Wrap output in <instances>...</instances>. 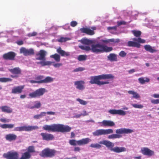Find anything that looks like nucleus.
Segmentation results:
<instances>
[{
    "instance_id": "nucleus-47",
    "label": "nucleus",
    "mask_w": 159,
    "mask_h": 159,
    "mask_svg": "<svg viewBox=\"0 0 159 159\" xmlns=\"http://www.w3.org/2000/svg\"><path fill=\"white\" fill-rule=\"evenodd\" d=\"M28 151L29 153L35 152L34 147L32 146H29L28 148Z\"/></svg>"
},
{
    "instance_id": "nucleus-61",
    "label": "nucleus",
    "mask_w": 159,
    "mask_h": 159,
    "mask_svg": "<svg viewBox=\"0 0 159 159\" xmlns=\"http://www.w3.org/2000/svg\"><path fill=\"white\" fill-rule=\"evenodd\" d=\"M82 116H86L88 115L89 114L87 113L86 111L84 110L83 111V113H81Z\"/></svg>"
},
{
    "instance_id": "nucleus-36",
    "label": "nucleus",
    "mask_w": 159,
    "mask_h": 159,
    "mask_svg": "<svg viewBox=\"0 0 159 159\" xmlns=\"http://www.w3.org/2000/svg\"><path fill=\"white\" fill-rule=\"evenodd\" d=\"M50 57L54 58L55 61L57 62H59L60 60V56L57 53H55L53 55H51Z\"/></svg>"
},
{
    "instance_id": "nucleus-46",
    "label": "nucleus",
    "mask_w": 159,
    "mask_h": 159,
    "mask_svg": "<svg viewBox=\"0 0 159 159\" xmlns=\"http://www.w3.org/2000/svg\"><path fill=\"white\" fill-rule=\"evenodd\" d=\"M84 70L85 68H84L82 67H79L74 69L73 71V72H77L78 71H82Z\"/></svg>"
},
{
    "instance_id": "nucleus-5",
    "label": "nucleus",
    "mask_w": 159,
    "mask_h": 159,
    "mask_svg": "<svg viewBox=\"0 0 159 159\" xmlns=\"http://www.w3.org/2000/svg\"><path fill=\"white\" fill-rule=\"evenodd\" d=\"M134 132L133 130L126 129L125 128H120L117 129L116 131V134H112L108 136L107 138L108 139H115L120 138L122 137L121 134H128Z\"/></svg>"
},
{
    "instance_id": "nucleus-43",
    "label": "nucleus",
    "mask_w": 159,
    "mask_h": 159,
    "mask_svg": "<svg viewBox=\"0 0 159 159\" xmlns=\"http://www.w3.org/2000/svg\"><path fill=\"white\" fill-rule=\"evenodd\" d=\"M131 105L132 107L135 108L142 109L143 107V106L141 104H131Z\"/></svg>"
},
{
    "instance_id": "nucleus-37",
    "label": "nucleus",
    "mask_w": 159,
    "mask_h": 159,
    "mask_svg": "<svg viewBox=\"0 0 159 159\" xmlns=\"http://www.w3.org/2000/svg\"><path fill=\"white\" fill-rule=\"evenodd\" d=\"M87 57V56L86 55H81L78 56L77 59L79 61H86Z\"/></svg>"
},
{
    "instance_id": "nucleus-62",
    "label": "nucleus",
    "mask_w": 159,
    "mask_h": 159,
    "mask_svg": "<svg viewBox=\"0 0 159 159\" xmlns=\"http://www.w3.org/2000/svg\"><path fill=\"white\" fill-rule=\"evenodd\" d=\"M46 114L49 115H55V113L53 111H48L46 112Z\"/></svg>"
},
{
    "instance_id": "nucleus-25",
    "label": "nucleus",
    "mask_w": 159,
    "mask_h": 159,
    "mask_svg": "<svg viewBox=\"0 0 159 159\" xmlns=\"http://www.w3.org/2000/svg\"><path fill=\"white\" fill-rule=\"evenodd\" d=\"M80 30L82 33H85L90 35H92L94 34L93 30L88 28H82L80 29Z\"/></svg>"
},
{
    "instance_id": "nucleus-9",
    "label": "nucleus",
    "mask_w": 159,
    "mask_h": 159,
    "mask_svg": "<svg viewBox=\"0 0 159 159\" xmlns=\"http://www.w3.org/2000/svg\"><path fill=\"white\" fill-rule=\"evenodd\" d=\"M133 40L135 42L129 41L127 43V45L129 47H135L138 48H140V45L139 43H144L145 42V40L142 39L140 38H134Z\"/></svg>"
},
{
    "instance_id": "nucleus-22",
    "label": "nucleus",
    "mask_w": 159,
    "mask_h": 159,
    "mask_svg": "<svg viewBox=\"0 0 159 159\" xmlns=\"http://www.w3.org/2000/svg\"><path fill=\"white\" fill-rule=\"evenodd\" d=\"M17 136L13 134H10L6 135L5 136V139L9 141H11L15 140Z\"/></svg>"
},
{
    "instance_id": "nucleus-32",
    "label": "nucleus",
    "mask_w": 159,
    "mask_h": 159,
    "mask_svg": "<svg viewBox=\"0 0 159 159\" xmlns=\"http://www.w3.org/2000/svg\"><path fill=\"white\" fill-rule=\"evenodd\" d=\"M53 78L49 76L47 77L43 80H40L41 83H48L52 82L53 81Z\"/></svg>"
},
{
    "instance_id": "nucleus-50",
    "label": "nucleus",
    "mask_w": 159,
    "mask_h": 159,
    "mask_svg": "<svg viewBox=\"0 0 159 159\" xmlns=\"http://www.w3.org/2000/svg\"><path fill=\"white\" fill-rule=\"evenodd\" d=\"M151 103L154 104H159V99L152 100L151 101Z\"/></svg>"
},
{
    "instance_id": "nucleus-33",
    "label": "nucleus",
    "mask_w": 159,
    "mask_h": 159,
    "mask_svg": "<svg viewBox=\"0 0 159 159\" xmlns=\"http://www.w3.org/2000/svg\"><path fill=\"white\" fill-rule=\"evenodd\" d=\"M120 41V40L119 39H108L107 40H102V42L104 43H109L110 42H113L114 43H117Z\"/></svg>"
},
{
    "instance_id": "nucleus-64",
    "label": "nucleus",
    "mask_w": 159,
    "mask_h": 159,
    "mask_svg": "<svg viewBox=\"0 0 159 159\" xmlns=\"http://www.w3.org/2000/svg\"><path fill=\"white\" fill-rule=\"evenodd\" d=\"M152 96L155 98H159V94L155 93L153 94Z\"/></svg>"
},
{
    "instance_id": "nucleus-15",
    "label": "nucleus",
    "mask_w": 159,
    "mask_h": 159,
    "mask_svg": "<svg viewBox=\"0 0 159 159\" xmlns=\"http://www.w3.org/2000/svg\"><path fill=\"white\" fill-rule=\"evenodd\" d=\"M108 112L110 114L114 115H122L123 116H125L126 114V112L122 110H116V109H111L108 111Z\"/></svg>"
},
{
    "instance_id": "nucleus-52",
    "label": "nucleus",
    "mask_w": 159,
    "mask_h": 159,
    "mask_svg": "<svg viewBox=\"0 0 159 159\" xmlns=\"http://www.w3.org/2000/svg\"><path fill=\"white\" fill-rule=\"evenodd\" d=\"M37 34V33L35 32H33L32 33H30L28 34L27 36L29 37L34 36H36Z\"/></svg>"
},
{
    "instance_id": "nucleus-16",
    "label": "nucleus",
    "mask_w": 159,
    "mask_h": 159,
    "mask_svg": "<svg viewBox=\"0 0 159 159\" xmlns=\"http://www.w3.org/2000/svg\"><path fill=\"white\" fill-rule=\"evenodd\" d=\"M16 56V54L14 52H10L3 55V57L5 60H13Z\"/></svg>"
},
{
    "instance_id": "nucleus-6",
    "label": "nucleus",
    "mask_w": 159,
    "mask_h": 159,
    "mask_svg": "<svg viewBox=\"0 0 159 159\" xmlns=\"http://www.w3.org/2000/svg\"><path fill=\"white\" fill-rule=\"evenodd\" d=\"M112 50V48L111 47H108L99 43L93 44L91 46V51L96 53L104 52H109Z\"/></svg>"
},
{
    "instance_id": "nucleus-48",
    "label": "nucleus",
    "mask_w": 159,
    "mask_h": 159,
    "mask_svg": "<svg viewBox=\"0 0 159 159\" xmlns=\"http://www.w3.org/2000/svg\"><path fill=\"white\" fill-rule=\"evenodd\" d=\"M119 55L121 57H124L127 55V53L124 51H122L119 54Z\"/></svg>"
},
{
    "instance_id": "nucleus-26",
    "label": "nucleus",
    "mask_w": 159,
    "mask_h": 159,
    "mask_svg": "<svg viewBox=\"0 0 159 159\" xmlns=\"http://www.w3.org/2000/svg\"><path fill=\"white\" fill-rule=\"evenodd\" d=\"M41 106V104L40 102L36 101L35 102L34 106H30V105H28L26 106L27 107L30 109H34V108H39Z\"/></svg>"
},
{
    "instance_id": "nucleus-7",
    "label": "nucleus",
    "mask_w": 159,
    "mask_h": 159,
    "mask_svg": "<svg viewBox=\"0 0 159 159\" xmlns=\"http://www.w3.org/2000/svg\"><path fill=\"white\" fill-rule=\"evenodd\" d=\"M91 141V139L89 138H86L82 139L81 140H76L75 139L70 140L69 141V143L72 146H81L87 144Z\"/></svg>"
},
{
    "instance_id": "nucleus-53",
    "label": "nucleus",
    "mask_w": 159,
    "mask_h": 159,
    "mask_svg": "<svg viewBox=\"0 0 159 159\" xmlns=\"http://www.w3.org/2000/svg\"><path fill=\"white\" fill-rule=\"evenodd\" d=\"M77 22L75 21H72L70 23V25L72 27H75L77 25Z\"/></svg>"
},
{
    "instance_id": "nucleus-21",
    "label": "nucleus",
    "mask_w": 159,
    "mask_h": 159,
    "mask_svg": "<svg viewBox=\"0 0 159 159\" xmlns=\"http://www.w3.org/2000/svg\"><path fill=\"white\" fill-rule=\"evenodd\" d=\"M99 123H101L102 124L101 126H108L111 127L115 125L114 122L110 120H104Z\"/></svg>"
},
{
    "instance_id": "nucleus-28",
    "label": "nucleus",
    "mask_w": 159,
    "mask_h": 159,
    "mask_svg": "<svg viewBox=\"0 0 159 159\" xmlns=\"http://www.w3.org/2000/svg\"><path fill=\"white\" fill-rule=\"evenodd\" d=\"M108 59L111 61H117V55L114 53H111L107 56Z\"/></svg>"
},
{
    "instance_id": "nucleus-49",
    "label": "nucleus",
    "mask_w": 159,
    "mask_h": 159,
    "mask_svg": "<svg viewBox=\"0 0 159 159\" xmlns=\"http://www.w3.org/2000/svg\"><path fill=\"white\" fill-rule=\"evenodd\" d=\"M54 62V63H53L52 65L55 68H59L62 65V64L61 63H55Z\"/></svg>"
},
{
    "instance_id": "nucleus-63",
    "label": "nucleus",
    "mask_w": 159,
    "mask_h": 159,
    "mask_svg": "<svg viewBox=\"0 0 159 159\" xmlns=\"http://www.w3.org/2000/svg\"><path fill=\"white\" fill-rule=\"evenodd\" d=\"M80 147H75V148H74V151L75 152H76V151L79 152L80 151Z\"/></svg>"
},
{
    "instance_id": "nucleus-56",
    "label": "nucleus",
    "mask_w": 159,
    "mask_h": 159,
    "mask_svg": "<svg viewBox=\"0 0 159 159\" xmlns=\"http://www.w3.org/2000/svg\"><path fill=\"white\" fill-rule=\"evenodd\" d=\"M14 124H7V128L11 129L14 126Z\"/></svg>"
},
{
    "instance_id": "nucleus-34",
    "label": "nucleus",
    "mask_w": 159,
    "mask_h": 159,
    "mask_svg": "<svg viewBox=\"0 0 159 159\" xmlns=\"http://www.w3.org/2000/svg\"><path fill=\"white\" fill-rule=\"evenodd\" d=\"M81 42L83 44L89 45L92 43L93 42L92 40L87 39H84L81 40Z\"/></svg>"
},
{
    "instance_id": "nucleus-55",
    "label": "nucleus",
    "mask_w": 159,
    "mask_h": 159,
    "mask_svg": "<svg viewBox=\"0 0 159 159\" xmlns=\"http://www.w3.org/2000/svg\"><path fill=\"white\" fill-rule=\"evenodd\" d=\"M117 26H115L113 27H107V30H115L117 29Z\"/></svg>"
},
{
    "instance_id": "nucleus-4",
    "label": "nucleus",
    "mask_w": 159,
    "mask_h": 159,
    "mask_svg": "<svg viewBox=\"0 0 159 159\" xmlns=\"http://www.w3.org/2000/svg\"><path fill=\"white\" fill-rule=\"evenodd\" d=\"M47 54V52L43 50H41L36 54V59L37 60L42 61L40 62H37L38 64H40L43 66H50L52 63H54V61H46L45 57Z\"/></svg>"
},
{
    "instance_id": "nucleus-54",
    "label": "nucleus",
    "mask_w": 159,
    "mask_h": 159,
    "mask_svg": "<svg viewBox=\"0 0 159 159\" xmlns=\"http://www.w3.org/2000/svg\"><path fill=\"white\" fill-rule=\"evenodd\" d=\"M117 25L118 26H120L122 25H125L126 22L123 21L117 22Z\"/></svg>"
},
{
    "instance_id": "nucleus-10",
    "label": "nucleus",
    "mask_w": 159,
    "mask_h": 159,
    "mask_svg": "<svg viewBox=\"0 0 159 159\" xmlns=\"http://www.w3.org/2000/svg\"><path fill=\"white\" fill-rule=\"evenodd\" d=\"M46 92V90L45 88H41L30 93L29 96L31 98H39L42 96Z\"/></svg>"
},
{
    "instance_id": "nucleus-29",
    "label": "nucleus",
    "mask_w": 159,
    "mask_h": 159,
    "mask_svg": "<svg viewBox=\"0 0 159 159\" xmlns=\"http://www.w3.org/2000/svg\"><path fill=\"white\" fill-rule=\"evenodd\" d=\"M57 52L60 54L62 56H68L70 55V53L69 52H66L61 49L60 47L59 48L57 49Z\"/></svg>"
},
{
    "instance_id": "nucleus-27",
    "label": "nucleus",
    "mask_w": 159,
    "mask_h": 159,
    "mask_svg": "<svg viewBox=\"0 0 159 159\" xmlns=\"http://www.w3.org/2000/svg\"><path fill=\"white\" fill-rule=\"evenodd\" d=\"M128 93L129 94L132 95V98H133L137 99L140 98V96L139 94L138 93L133 90L128 91Z\"/></svg>"
},
{
    "instance_id": "nucleus-2",
    "label": "nucleus",
    "mask_w": 159,
    "mask_h": 159,
    "mask_svg": "<svg viewBox=\"0 0 159 159\" xmlns=\"http://www.w3.org/2000/svg\"><path fill=\"white\" fill-rule=\"evenodd\" d=\"M114 78V76L111 74H102L98 76H92L89 78V83L92 84H96L99 86L108 84L109 83L108 81H100V80L113 79Z\"/></svg>"
},
{
    "instance_id": "nucleus-17",
    "label": "nucleus",
    "mask_w": 159,
    "mask_h": 159,
    "mask_svg": "<svg viewBox=\"0 0 159 159\" xmlns=\"http://www.w3.org/2000/svg\"><path fill=\"white\" fill-rule=\"evenodd\" d=\"M84 82L83 80L78 81L74 82V85L77 89L83 90L85 89V87L84 85Z\"/></svg>"
},
{
    "instance_id": "nucleus-44",
    "label": "nucleus",
    "mask_w": 159,
    "mask_h": 159,
    "mask_svg": "<svg viewBox=\"0 0 159 159\" xmlns=\"http://www.w3.org/2000/svg\"><path fill=\"white\" fill-rule=\"evenodd\" d=\"M11 79L10 78H0V82H5L8 81H11Z\"/></svg>"
},
{
    "instance_id": "nucleus-8",
    "label": "nucleus",
    "mask_w": 159,
    "mask_h": 159,
    "mask_svg": "<svg viewBox=\"0 0 159 159\" xmlns=\"http://www.w3.org/2000/svg\"><path fill=\"white\" fill-rule=\"evenodd\" d=\"M57 152L54 149L46 148L42 151L40 155L43 157L51 158L54 157Z\"/></svg>"
},
{
    "instance_id": "nucleus-18",
    "label": "nucleus",
    "mask_w": 159,
    "mask_h": 159,
    "mask_svg": "<svg viewBox=\"0 0 159 159\" xmlns=\"http://www.w3.org/2000/svg\"><path fill=\"white\" fill-rule=\"evenodd\" d=\"M141 151L143 154L148 156L154 155V153L153 151L150 150L147 148H141Z\"/></svg>"
},
{
    "instance_id": "nucleus-39",
    "label": "nucleus",
    "mask_w": 159,
    "mask_h": 159,
    "mask_svg": "<svg viewBox=\"0 0 159 159\" xmlns=\"http://www.w3.org/2000/svg\"><path fill=\"white\" fill-rule=\"evenodd\" d=\"M31 155L28 152H26L23 154L22 157L25 159H29Z\"/></svg>"
},
{
    "instance_id": "nucleus-12",
    "label": "nucleus",
    "mask_w": 159,
    "mask_h": 159,
    "mask_svg": "<svg viewBox=\"0 0 159 159\" xmlns=\"http://www.w3.org/2000/svg\"><path fill=\"white\" fill-rule=\"evenodd\" d=\"M38 128V127L36 126H23L15 127L14 129V131H30Z\"/></svg>"
},
{
    "instance_id": "nucleus-23",
    "label": "nucleus",
    "mask_w": 159,
    "mask_h": 159,
    "mask_svg": "<svg viewBox=\"0 0 159 159\" xmlns=\"http://www.w3.org/2000/svg\"><path fill=\"white\" fill-rule=\"evenodd\" d=\"M0 109L2 112L8 113H11L12 111V109L10 107L6 106H1Z\"/></svg>"
},
{
    "instance_id": "nucleus-19",
    "label": "nucleus",
    "mask_w": 159,
    "mask_h": 159,
    "mask_svg": "<svg viewBox=\"0 0 159 159\" xmlns=\"http://www.w3.org/2000/svg\"><path fill=\"white\" fill-rule=\"evenodd\" d=\"M24 87V85L14 87L12 89L11 93L13 94L20 93L22 92Z\"/></svg>"
},
{
    "instance_id": "nucleus-14",
    "label": "nucleus",
    "mask_w": 159,
    "mask_h": 159,
    "mask_svg": "<svg viewBox=\"0 0 159 159\" xmlns=\"http://www.w3.org/2000/svg\"><path fill=\"white\" fill-rule=\"evenodd\" d=\"M20 53L23 54L26 56L33 55L34 53V50L33 48L27 49L24 47H22L20 48Z\"/></svg>"
},
{
    "instance_id": "nucleus-42",
    "label": "nucleus",
    "mask_w": 159,
    "mask_h": 159,
    "mask_svg": "<svg viewBox=\"0 0 159 159\" xmlns=\"http://www.w3.org/2000/svg\"><path fill=\"white\" fill-rule=\"evenodd\" d=\"M132 32L136 37H139L141 34V32L139 31L132 30Z\"/></svg>"
},
{
    "instance_id": "nucleus-20",
    "label": "nucleus",
    "mask_w": 159,
    "mask_h": 159,
    "mask_svg": "<svg viewBox=\"0 0 159 159\" xmlns=\"http://www.w3.org/2000/svg\"><path fill=\"white\" fill-rule=\"evenodd\" d=\"M40 135L42 136V139L43 140L46 141L51 140L54 138L53 135L51 134L42 133H41Z\"/></svg>"
},
{
    "instance_id": "nucleus-57",
    "label": "nucleus",
    "mask_w": 159,
    "mask_h": 159,
    "mask_svg": "<svg viewBox=\"0 0 159 159\" xmlns=\"http://www.w3.org/2000/svg\"><path fill=\"white\" fill-rule=\"evenodd\" d=\"M0 127L3 129L7 128V124H1Z\"/></svg>"
},
{
    "instance_id": "nucleus-11",
    "label": "nucleus",
    "mask_w": 159,
    "mask_h": 159,
    "mask_svg": "<svg viewBox=\"0 0 159 159\" xmlns=\"http://www.w3.org/2000/svg\"><path fill=\"white\" fill-rule=\"evenodd\" d=\"M113 133V130L111 129H98L96 130L93 132V136H99L101 135H107L112 134Z\"/></svg>"
},
{
    "instance_id": "nucleus-35",
    "label": "nucleus",
    "mask_w": 159,
    "mask_h": 159,
    "mask_svg": "<svg viewBox=\"0 0 159 159\" xmlns=\"http://www.w3.org/2000/svg\"><path fill=\"white\" fill-rule=\"evenodd\" d=\"M46 112H42L39 114L34 115L33 117V118L35 119H40L43 116H46Z\"/></svg>"
},
{
    "instance_id": "nucleus-1",
    "label": "nucleus",
    "mask_w": 159,
    "mask_h": 159,
    "mask_svg": "<svg viewBox=\"0 0 159 159\" xmlns=\"http://www.w3.org/2000/svg\"><path fill=\"white\" fill-rule=\"evenodd\" d=\"M43 129L53 132H60L62 133L70 131L71 128L68 125L60 124H53L51 125H45L43 126Z\"/></svg>"
},
{
    "instance_id": "nucleus-51",
    "label": "nucleus",
    "mask_w": 159,
    "mask_h": 159,
    "mask_svg": "<svg viewBox=\"0 0 159 159\" xmlns=\"http://www.w3.org/2000/svg\"><path fill=\"white\" fill-rule=\"evenodd\" d=\"M10 120L9 119L6 118H1L0 119V121L2 122L6 123L10 122Z\"/></svg>"
},
{
    "instance_id": "nucleus-24",
    "label": "nucleus",
    "mask_w": 159,
    "mask_h": 159,
    "mask_svg": "<svg viewBox=\"0 0 159 159\" xmlns=\"http://www.w3.org/2000/svg\"><path fill=\"white\" fill-rule=\"evenodd\" d=\"M144 48L147 51L153 53L157 52V50L154 49V47H152L149 45H146L144 46Z\"/></svg>"
},
{
    "instance_id": "nucleus-13",
    "label": "nucleus",
    "mask_w": 159,
    "mask_h": 159,
    "mask_svg": "<svg viewBox=\"0 0 159 159\" xmlns=\"http://www.w3.org/2000/svg\"><path fill=\"white\" fill-rule=\"evenodd\" d=\"M3 157L6 159H18V154L16 152L10 151L4 153Z\"/></svg>"
},
{
    "instance_id": "nucleus-40",
    "label": "nucleus",
    "mask_w": 159,
    "mask_h": 159,
    "mask_svg": "<svg viewBox=\"0 0 159 159\" xmlns=\"http://www.w3.org/2000/svg\"><path fill=\"white\" fill-rule=\"evenodd\" d=\"M79 47L81 49L85 50L86 51H89L90 50H91V48L89 46H87L85 45H81Z\"/></svg>"
},
{
    "instance_id": "nucleus-45",
    "label": "nucleus",
    "mask_w": 159,
    "mask_h": 159,
    "mask_svg": "<svg viewBox=\"0 0 159 159\" xmlns=\"http://www.w3.org/2000/svg\"><path fill=\"white\" fill-rule=\"evenodd\" d=\"M70 39L68 38L61 37L58 40V41L60 42H63L69 40Z\"/></svg>"
},
{
    "instance_id": "nucleus-59",
    "label": "nucleus",
    "mask_w": 159,
    "mask_h": 159,
    "mask_svg": "<svg viewBox=\"0 0 159 159\" xmlns=\"http://www.w3.org/2000/svg\"><path fill=\"white\" fill-rule=\"evenodd\" d=\"M16 43L18 45H21L23 44L24 43L22 40H19L16 41Z\"/></svg>"
},
{
    "instance_id": "nucleus-31",
    "label": "nucleus",
    "mask_w": 159,
    "mask_h": 159,
    "mask_svg": "<svg viewBox=\"0 0 159 159\" xmlns=\"http://www.w3.org/2000/svg\"><path fill=\"white\" fill-rule=\"evenodd\" d=\"M138 81L140 83L143 84L145 83H148L150 81V79L147 77H140L138 79Z\"/></svg>"
},
{
    "instance_id": "nucleus-60",
    "label": "nucleus",
    "mask_w": 159,
    "mask_h": 159,
    "mask_svg": "<svg viewBox=\"0 0 159 159\" xmlns=\"http://www.w3.org/2000/svg\"><path fill=\"white\" fill-rule=\"evenodd\" d=\"M82 116L81 113L79 114H75L73 116V118H80Z\"/></svg>"
},
{
    "instance_id": "nucleus-38",
    "label": "nucleus",
    "mask_w": 159,
    "mask_h": 159,
    "mask_svg": "<svg viewBox=\"0 0 159 159\" xmlns=\"http://www.w3.org/2000/svg\"><path fill=\"white\" fill-rule=\"evenodd\" d=\"M99 144L96 143H92L90 145V147L92 148H95L97 149H99L102 148V146L100 145V144L99 143Z\"/></svg>"
},
{
    "instance_id": "nucleus-3",
    "label": "nucleus",
    "mask_w": 159,
    "mask_h": 159,
    "mask_svg": "<svg viewBox=\"0 0 159 159\" xmlns=\"http://www.w3.org/2000/svg\"><path fill=\"white\" fill-rule=\"evenodd\" d=\"M99 143L101 144L105 145L107 148L111 151L117 153L125 152L126 149L124 147H115L113 148L114 146V143L107 140H103L100 141Z\"/></svg>"
},
{
    "instance_id": "nucleus-30",
    "label": "nucleus",
    "mask_w": 159,
    "mask_h": 159,
    "mask_svg": "<svg viewBox=\"0 0 159 159\" xmlns=\"http://www.w3.org/2000/svg\"><path fill=\"white\" fill-rule=\"evenodd\" d=\"M9 70L12 73L16 75L20 74L21 71L19 67L9 69Z\"/></svg>"
},
{
    "instance_id": "nucleus-41",
    "label": "nucleus",
    "mask_w": 159,
    "mask_h": 159,
    "mask_svg": "<svg viewBox=\"0 0 159 159\" xmlns=\"http://www.w3.org/2000/svg\"><path fill=\"white\" fill-rule=\"evenodd\" d=\"M76 100L80 104L84 106L86 105L88 103L87 102L79 98L76 99Z\"/></svg>"
},
{
    "instance_id": "nucleus-58",
    "label": "nucleus",
    "mask_w": 159,
    "mask_h": 159,
    "mask_svg": "<svg viewBox=\"0 0 159 159\" xmlns=\"http://www.w3.org/2000/svg\"><path fill=\"white\" fill-rule=\"evenodd\" d=\"M29 82L31 83H41L40 82V80L37 81H35V80H30L29 81Z\"/></svg>"
}]
</instances>
